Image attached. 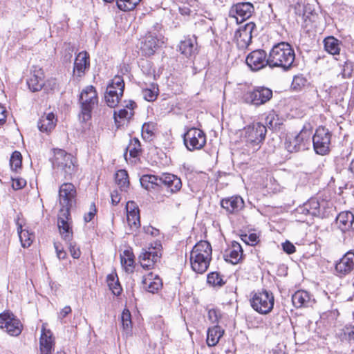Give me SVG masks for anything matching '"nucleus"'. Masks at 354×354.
Wrapping results in <instances>:
<instances>
[{
    "label": "nucleus",
    "instance_id": "f257e3e1",
    "mask_svg": "<svg viewBox=\"0 0 354 354\" xmlns=\"http://www.w3.org/2000/svg\"><path fill=\"white\" fill-rule=\"evenodd\" d=\"M295 53L292 47L287 42L275 44L268 55V66L270 68H281L288 71L293 66Z\"/></svg>",
    "mask_w": 354,
    "mask_h": 354
},
{
    "label": "nucleus",
    "instance_id": "f03ea898",
    "mask_svg": "<svg viewBox=\"0 0 354 354\" xmlns=\"http://www.w3.org/2000/svg\"><path fill=\"white\" fill-rule=\"evenodd\" d=\"M212 247L209 242L201 241L190 252V264L194 272L203 274L209 268L212 259Z\"/></svg>",
    "mask_w": 354,
    "mask_h": 354
},
{
    "label": "nucleus",
    "instance_id": "7ed1b4c3",
    "mask_svg": "<svg viewBox=\"0 0 354 354\" xmlns=\"http://www.w3.org/2000/svg\"><path fill=\"white\" fill-rule=\"evenodd\" d=\"M267 133L266 126L260 122H254L243 130V139L249 153L257 151L265 140Z\"/></svg>",
    "mask_w": 354,
    "mask_h": 354
},
{
    "label": "nucleus",
    "instance_id": "20e7f679",
    "mask_svg": "<svg viewBox=\"0 0 354 354\" xmlns=\"http://www.w3.org/2000/svg\"><path fill=\"white\" fill-rule=\"evenodd\" d=\"M250 304L255 311L261 315H267L273 309L274 297L271 292L263 290L253 295Z\"/></svg>",
    "mask_w": 354,
    "mask_h": 354
},
{
    "label": "nucleus",
    "instance_id": "39448f33",
    "mask_svg": "<svg viewBox=\"0 0 354 354\" xmlns=\"http://www.w3.org/2000/svg\"><path fill=\"white\" fill-rule=\"evenodd\" d=\"M53 165L63 172L66 178H71L75 171L73 156L60 149H55Z\"/></svg>",
    "mask_w": 354,
    "mask_h": 354
},
{
    "label": "nucleus",
    "instance_id": "423d86ee",
    "mask_svg": "<svg viewBox=\"0 0 354 354\" xmlns=\"http://www.w3.org/2000/svg\"><path fill=\"white\" fill-rule=\"evenodd\" d=\"M80 102L82 120L87 121L91 118V111L98 102L95 88L93 86H86L81 93Z\"/></svg>",
    "mask_w": 354,
    "mask_h": 354
},
{
    "label": "nucleus",
    "instance_id": "0eeeda50",
    "mask_svg": "<svg viewBox=\"0 0 354 354\" xmlns=\"http://www.w3.org/2000/svg\"><path fill=\"white\" fill-rule=\"evenodd\" d=\"M310 131L304 128L299 133L291 134L287 137L285 147L290 153L305 150L310 143Z\"/></svg>",
    "mask_w": 354,
    "mask_h": 354
},
{
    "label": "nucleus",
    "instance_id": "6e6552de",
    "mask_svg": "<svg viewBox=\"0 0 354 354\" xmlns=\"http://www.w3.org/2000/svg\"><path fill=\"white\" fill-rule=\"evenodd\" d=\"M312 139L313 148L316 153L323 156L329 152L331 133L328 129L319 127Z\"/></svg>",
    "mask_w": 354,
    "mask_h": 354
},
{
    "label": "nucleus",
    "instance_id": "1a4fd4ad",
    "mask_svg": "<svg viewBox=\"0 0 354 354\" xmlns=\"http://www.w3.org/2000/svg\"><path fill=\"white\" fill-rule=\"evenodd\" d=\"M183 141L189 151L199 150L206 144V136L199 129L190 128L184 134Z\"/></svg>",
    "mask_w": 354,
    "mask_h": 354
},
{
    "label": "nucleus",
    "instance_id": "9d476101",
    "mask_svg": "<svg viewBox=\"0 0 354 354\" xmlns=\"http://www.w3.org/2000/svg\"><path fill=\"white\" fill-rule=\"evenodd\" d=\"M77 192L75 186L70 183H63L59 189V200L61 209H68L75 203Z\"/></svg>",
    "mask_w": 354,
    "mask_h": 354
},
{
    "label": "nucleus",
    "instance_id": "9b49d317",
    "mask_svg": "<svg viewBox=\"0 0 354 354\" xmlns=\"http://www.w3.org/2000/svg\"><path fill=\"white\" fill-rule=\"evenodd\" d=\"M272 97V91L268 88L259 86L245 94V100L255 106H260L268 102Z\"/></svg>",
    "mask_w": 354,
    "mask_h": 354
},
{
    "label": "nucleus",
    "instance_id": "f8f14e48",
    "mask_svg": "<svg viewBox=\"0 0 354 354\" xmlns=\"http://www.w3.org/2000/svg\"><path fill=\"white\" fill-rule=\"evenodd\" d=\"M71 223L70 211L60 209L58 214L57 226L59 234L65 241H69L73 239V232Z\"/></svg>",
    "mask_w": 354,
    "mask_h": 354
},
{
    "label": "nucleus",
    "instance_id": "ddd939ff",
    "mask_svg": "<svg viewBox=\"0 0 354 354\" xmlns=\"http://www.w3.org/2000/svg\"><path fill=\"white\" fill-rule=\"evenodd\" d=\"M255 28L256 25L252 22H250L241 27L235 32L234 37L239 48L244 49L250 45L252 41V32Z\"/></svg>",
    "mask_w": 354,
    "mask_h": 354
},
{
    "label": "nucleus",
    "instance_id": "4468645a",
    "mask_svg": "<svg viewBox=\"0 0 354 354\" xmlns=\"http://www.w3.org/2000/svg\"><path fill=\"white\" fill-rule=\"evenodd\" d=\"M254 12V6L248 2L234 5L230 10V16L234 17L237 23H241L250 18Z\"/></svg>",
    "mask_w": 354,
    "mask_h": 354
},
{
    "label": "nucleus",
    "instance_id": "2eb2a0df",
    "mask_svg": "<svg viewBox=\"0 0 354 354\" xmlns=\"http://www.w3.org/2000/svg\"><path fill=\"white\" fill-rule=\"evenodd\" d=\"M246 63L252 71H259L268 65V57L265 50H256L247 56Z\"/></svg>",
    "mask_w": 354,
    "mask_h": 354
},
{
    "label": "nucleus",
    "instance_id": "dca6fc26",
    "mask_svg": "<svg viewBox=\"0 0 354 354\" xmlns=\"http://www.w3.org/2000/svg\"><path fill=\"white\" fill-rule=\"evenodd\" d=\"M160 257L161 253L156 247L149 248L148 250L143 249L139 256V261L143 268L149 270L153 268Z\"/></svg>",
    "mask_w": 354,
    "mask_h": 354
},
{
    "label": "nucleus",
    "instance_id": "f3484780",
    "mask_svg": "<svg viewBox=\"0 0 354 354\" xmlns=\"http://www.w3.org/2000/svg\"><path fill=\"white\" fill-rule=\"evenodd\" d=\"M90 68V56L86 51H82L77 55L73 66V75L78 78L83 77Z\"/></svg>",
    "mask_w": 354,
    "mask_h": 354
},
{
    "label": "nucleus",
    "instance_id": "a211bd4d",
    "mask_svg": "<svg viewBox=\"0 0 354 354\" xmlns=\"http://www.w3.org/2000/svg\"><path fill=\"white\" fill-rule=\"evenodd\" d=\"M292 302L297 308H309L314 305L315 299L308 292L300 290L292 295Z\"/></svg>",
    "mask_w": 354,
    "mask_h": 354
},
{
    "label": "nucleus",
    "instance_id": "6ab92c4d",
    "mask_svg": "<svg viewBox=\"0 0 354 354\" xmlns=\"http://www.w3.org/2000/svg\"><path fill=\"white\" fill-rule=\"evenodd\" d=\"M354 269V252H346L335 265V270L340 276H345Z\"/></svg>",
    "mask_w": 354,
    "mask_h": 354
},
{
    "label": "nucleus",
    "instance_id": "aec40b11",
    "mask_svg": "<svg viewBox=\"0 0 354 354\" xmlns=\"http://www.w3.org/2000/svg\"><path fill=\"white\" fill-rule=\"evenodd\" d=\"M127 222L131 229L138 230L140 227V210L137 204L133 201H129L126 205Z\"/></svg>",
    "mask_w": 354,
    "mask_h": 354
},
{
    "label": "nucleus",
    "instance_id": "412c9836",
    "mask_svg": "<svg viewBox=\"0 0 354 354\" xmlns=\"http://www.w3.org/2000/svg\"><path fill=\"white\" fill-rule=\"evenodd\" d=\"M158 180L160 187L165 185L172 194L176 193L182 187L180 178L171 174H162L160 176H158Z\"/></svg>",
    "mask_w": 354,
    "mask_h": 354
},
{
    "label": "nucleus",
    "instance_id": "4be33fe9",
    "mask_svg": "<svg viewBox=\"0 0 354 354\" xmlns=\"http://www.w3.org/2000/svg\"><path fill=\"white\" fill-rule=\"evenodd\" d=\"M243 257V249L241 245L236 242L233 241L230 247H229L223 254L224 259L227 262L232 264L238 263Z\"/></svg>",
    "mask_w": 354,
    "mask_h": 354
},
{
    "label": "nucleus",
    "instance_id": "5701e85b",
    "mask_svg": "<svg viewBox=\"0 0 354 354\" xmlns=\"http://www.w3.org/2000/svg\"><path fill=\"white\" fill-rule=\"evenodd\" d=\"M39 346L41 354H51L54 350L55 340L50 330H46L44 328H42Z\"/></svg>",
    "mask_w": 354,
    "mask_h": 354
},
{
    "label": "nucleus",
    "instance_id": "b1692460",
    "mask_svg": "<svg viewBox=\"0 0 354 354\" xmlns=\"http://www.w3.org/2000/svg\"><path fill=\"white\" fill-rule=\"evenodd\" d=\"M159 46V40L151 32L145 36L142 42L140 50L145 56L153 55Z\"/></svg>",
    "mask_w": 354,
    "mask_h": 354
},
{
    "label": "nucleus",
    "instance_id": "393cba45",
    "mask_svg": "<svg viewBox=\"0 0 354 354\" xmlns=\"http://www.w3.org/2000/svg\"><path fill=\"white\" fill-rule=\"evenodd\" d=\"M221 205L229 213H236L244 207V201L241 196H236L223 199Z\"/></svg>",
    "mask_w": 354,
    "mask_h": 354
},
{
    "label": "nucleus",
    "instance_id": "a878e982",
    "mask_svg": "<svg viewBox=\"0 0 354 354\" xmlns=\"http://www.w3.org/2000/svg\"><path fill=\"white\" fill-rule=\"evenodd\" d=\"M354 222V216L351 212H342L336 218V225L342 232L348 231Z\"/></svg>",
    "mask_w": 354,
    "mask_h": 354
},
{
    "label": "nucleus",
    "instance_id": "bb28decb",
    "mask_svg": "<svg viewBox=\"0 0 354 354\" xmlns=\"http://www.w3.org/2000/svg\"><path fill=\"white\" fill-rule=\"evenodd\" d=\"M28 88L32 92L40 91L44 85V74L41 69L34 71L27 80Z\"/></svg>",
    "mask_w": 354,
    "mask_h": 354
},
{
    "label": "nucleus",
    "instance_id": "cd10ccee",
    "mask_svg": "<svg viewBox=\"0 0 354 354\" xmlns=\"http://www.w3.org/2000/svg\"><path fill=\"white\" fill-rule=\"evenodd\" d=\"M142 283L145 289L151 293L157 292L162 286L161 279L151 272L143 278Z\"/></svg>",
    "mask_w": 354,
    "mask_h": 354
},
{
    "label": "nucleus",
    "instance_id": "c85d7f7f",
    "mask_svg": "<svg viewBox=\"0 0 354 354\" xmlns=\"http://www.w3.org/2000/svg\"><path fill=\"white\" fill-rule=\"evenodd\" d=\"M57 119L53 113H44L38 122V128L42 132H50L55 127Z\"/></svg>",
    "mask_w": 354,
    "mask_h": 354
},
{
    "label": "nucleus",
    "instance_id": "c756f323",
    "mask_svg": "<svg viewBox=\"0 0 354 354\" xmlns=\"http://www.w3.org/2000/svg\"><path fill=\"white\" fill-rule=\"evenodd\" d=\"M225 330L218 324L209 327L207 331L206 342L208 346H215L224 335Z\"/></svg>",
    "mask_w": 354,
    "mask_h": 354
},
{
    "label": "nucleus",
    "instance_id": "7c9ffc66",
    "mask_svg": "<svg viewBox=\"0 0 354 354\" xmlns=\"http://www.w3.org/2000/svg\"><path fill=\"white\" fill-rule=\"evenodd\" d=\"M8 324H6V331L12 336H18L21 333L22 325L20 321L11 313L10 317H8Z\"/></svg>",
    "mask_w": 354,
    "mask_h": 354
},
{
    "label": "nucleus",
    "instance_id": "2f4dec72",
    "mask_svg": "<svg viewBox=\"0 0 354 354\" xmlns=\"http://www.w3.org/2000/svg\"><path fill=\"white\" fill-rule=\"evenodd\" d=\"M140 182L141 186L148 191L160 187L158 176L145 174L141 176Z\"/></svg>",
    "mask_w": 354,
    "mask_h": 354
},
{
    "label": "nucleus",
    "instance_id": "473e14b6",
    "mask_svg": "<svg viewBox=\"0 0 354 354\" xmlns=\"http://www.w3.org/2000/svg\"><path fill=\"white\" fill-rule=\"evenodd\" d=\"M196 50L195 40L192 39H185L181 41L179 44V50L185 57H190Z\"/></svg>",
    "mask_w": 354,
    "mask_h": 354
},
{
    "label": "nucleus",
    "instance_id": "72a5a7b5",
    "mask_svg": "<svg viewBox=\"0 0 354 354\" xmlns=\"http://www.w3.org/2000/svg\"><path fill=\"white\" fill-rule=\"evenodd\" d=\"M106 282L109 289L112 291L113 295L118 296L121 294L122 289L115 272L108 274L106 277Z\"/></svg>",
    "mask_w": 354,
    "mask_h": 354
},
{
    "label": "nucleus",
    "instance_id": "f704fd0d",
    "mask_svg": "<svg viewBox=\"0 0 354 354\" xmlns=\"http://www.w3.org/2000/svg\"><path fill=\"white\" fill-rule=\"evenodd\" d=\"M115 183L122 192L127 191L129 186V180L126 170L120 169L115 174Z\"/></svg>",
    "mask_w": 354,
    "mask_h": 354
},
{
    "label": "nucleus",
    "instance_id": "c9c22d12",
    "mask_svg": "<svg viewBox=\"0 0 354 354\" xmlns=\"http://www.w3.org/2000/svg\"><path fill=\"white\" fill-rule=\"evenodd\" d=\"M325 50L331 55H338L340 51L339 41L334 37H328L324 40Z\"/></svg>",
    "mask_w": 354,
    "mask_h": 354
},
{
    "label": "nucleus",
    "instance_id": "e433bc0d",
    "mask_svg": "<svg viewBox=\"0 0 354 354\" xmlns=\"http://www.w3.org/2000/svg\"><path fill=\"white\" fill-rule=\"evenodd\" d=\"M120 261L122 266L127 271H132L134 263V254L129 250H125L120 254Z\"/></svg>",
    "mask_w": 354,
    "mask_h": 354
},
{
    "label": "nucleus",
    "instance_id": "4c0bfd02",
    "mask_svg": "<svg viewBox=\"0 0 354 354\" xmlns=\"http://www.w3.org/2000/svg\"><path fill=\"white\" fill-rule=\"evenodd\" d=\"M121 322L123 328V333L128 336L131 331L132 322L131 316L128 309H124L121 315Z\"/></svg>",
    "mask_w": 354,
    "mask_h": 354
},
{
    "label": "nucleus",
    "instance_id": "58836bf2",
    "mask_svg": "<svg viewBox=\"0 0 354 354\" xmlns=\"http://www.w3.org/2000/svg\"><path fill=\"white\" fill-rule=\"evenodd\" d=\"M17 232L21 243V245L24 248L29 247L32 243L34 235L29 233L28 230H23L21 225H19L17 227Z\"/></svg>",
    "mask_w": 354,
    "mask_h": 354
},
{
    "label": "nucleus",
    "instance_id": "ea45409f",
    "mask_svg": "<svg viewBox=\"0 0 354 354\" xmlns=\"http://www.w3.org/2000/svg\"><path fill=\"white\" fill-rule=\"evenodd\" d=\"M159 89L156 84H152L149 88H145L142 90L144 99L148 102H153L156 100Z\"/></svg>",
    "mask_w": 354,
    "mask_h": 354
},
{
    "label": "nucleus",
    "instance_id": "a19ab883",
    "mask_svg": "<svg viewBox=\"0 0 354 354\" xmlns=\"http://www.w3.org/2000/svg\"><path fill=\"white\" fill-rule=\"evenodd\" d=\"M304 205L308 208L310 216H318L320 214V204L315 198H310Z\"/></svg>",
    "mask_w": 354,
    "mask_h": 354
},
{
    "label": "nucleus",
    "instance_id": "79ce46f5",
    "mask_svg": "<svg viewBox=\"0 0 354 354\" xmlns=\"http://www.w3.org/2000/svg\"><path fill=\"white\" fill-rule=\"evenodd\" d=\"M107 87H111L113 91H117L118 93L123 95L124 83L122 77L115 76L108 84Z\"/></svg>",
    "mask_w": 354,
    "mask_h": 354
},
{
    "label": "nucleus",
    "instance_id": "37998d69",
    "mask_svg": "<svg viewBox=\"0 0 354 354\" xmlns=\"http://www.w3.org/2000/svg\"><path fill=\"white\" fill-rule=\"evenodd\" d=\"M141 0H118V8L123 11L133 10Z\"/></svg>",
    "mask_w": 354,
    "mask_h": 354
},
{
    "label": "nucleus",
    "instance_id": "c03bdc74",
    "mask_svg": "<svg viewBox=\"0 0 354 354\" xmlns=\"http://www.w3.org/2000/svg\"><path fill=\"white\" fill-rule=\"evenodd\" d=\"M207 281L209 285L212 286L221 287L225 283L221 274L217 272H212L208 274Z\"/></svg>",
    "mask_w": 354,
    "mask_h": 354
},
{
    "label": "nucleus",
    "instance_id": "a18cd8bd",
    "mask_svg": "<svg viewBox=\"0 0 354 354\" xmlns=\"http://www.w3.org/2000/svg\"><path fill=\"white\" fill-rule=\"evenodd\" d=\"M156 125L153 122H145L142 127V137L144 140H151L153 136Z\"/></svg>",
    "mask_w": 354,
    "mask_h": 354
},
{
    "label": "nucleus",
    "instance_id": "49530a36",
    "mask_svg": "<svg viewBox=\"0 0 354 354\" xmlns=\"http://www.w3.org/2000/svg\"><path fill=\"white\" fill-rule=\"evenodd\" d=\"M341 338L350 343L354 342V326L346 325L342 329Z\"/></svg>",
    "mask_w": 354,
    "mask_h": 354
},
{
    "label": "nucleus",
    "instance_id": "de8ad7c7",
    "mask_svg": "<svg viewBox=\"0 0 354 354\" xmlns=\"http://www.w3.org/2000/svg\"><path fill=\"white\" fill-rule=\"evenodd\" d=\"M129 150V154L131 157H137L141 151V145L139 140L134 138L131 140V142L128 147Z\"/></svg>",
    "mask_w": 354,
    "mask_h": 354
},
{
    "label": "nucleus",
    "instance_id": "09e8293b",
    "mask_svg": "<svg viewBox=\"0 0 354 354\" xmlns=\"http://www.w3.org/2000/svg\"><path fill=\"white\" fill-rule=\"evenodd\" d=\"M307 80L302 75H296L292 82L291 88L296 91H301L306 84Z\"/></svg>",
    "mask_w": 354,
    "mask_h": 354
},
{
    "label": "nucleus",
    "instance_id": "8fccbe9b",
    "mask_svg": "<svg viewBox=\"0 0 354 354\" xmlns=\"http://www.w3.org/2000/svg\"><path fill=\"white\" fill-rule=\"evenodd\" d=\"M22 162V156L20 152L15 151L12 153L10 164L12 170L17 171L18 169L21 168Z\"/></svg>",
    "mask_w": 354,
    "mask_h": 354
},
{
    "label": "nucleus",
    "instance_id": "3c124183",
    "mask_svg": "<svg viewBox=\"0 0 354 354\" xmlns=\"http://www.w3.org/2000/svg\"><path fill=\"white\" fill-rule=\"evenodd\" d=\"M295 216L298 218L299 221H305V216H310V214H308V208L306 207L304 203L302 205H299L296 209L295 210Z\"/></svg>",
    "mask_w": 354,
    "mask_h": 354
},
{
    "label": "nucleus",
    "instance_id": "603ef678",
    "mask_svg": "<svg viewBox=\"0 0 354 354\" xmlns=\"http://www.w3.org/2000/svg\"><path fill=\"white\" fill-rule=\"evenodd\" d=\"M66 243L68 245V249L71 253V255L74 259H79L81 255V251L80 248L77 245L76 243L72 240L69 241H66Z\"/></svg>",
    "mask_w": 354,
    "mask_h": 354
},
{
    "label": "nucleus",
    "instance_id": "864d4df0",
    "mask_svg": "<svg viewBox=\"0 0 354 354\" xmlns=\"http://www.w3.org/2000/svg\"><path fill=\"white\" fill-rule=\"evenodd\" d=\"M241 239L246 244L250 245H255L259 242V236L255 233H250V234H243L241 236Z\"/></svg>",
    "mask_w": 354,
    "mask_h": 354
},
{
    "label": "nucleus",
    "instance_id": "5fc2aeb1",
    "mask_svg": "<svg viewBox=\"0 0 354 354\" xmlns=\"http://www.w3.org/2000/svg\"><path fill=\"white\" fill-rule=\"evenodd\" d=\"M221 315L218 310L210 309L208 311V319L212 324H218Z\"/></svg>",
    "mask_w": 354,
    "mask_h": 354
},
{
    "label": "nucleus",
    "instance_id": "6e6d98bb",
    "mask_svg": "<svg viewBox=\"0 0 354 354\" xmlns=\"http://www.w3.org/2000/svg\"><path fill=\"white\" fill-rule=\"evenodd\" d=\"M311 164L313 166H314L315 169H312L310 173L317 176L322 174V169L323 167L324 166V164L320 161L316 160H312Z\"/></svg>",
    "mask_w": 354,
    "mask_h": 354
},
{
    "label": "nucleus",
    "instance_id": "4d7b16f0",
    "mask_svg": "<svg viewBox=\"0 0 354 354\" xmlns=\"http://www.w3.org/2000/svg\"><path fill=\"white\" fill-rule=\"evenodd\" d=\"M104 98H105L106 104L109 107H111V108L115 107L118 105V104L119 103V101L120 99V97H119L118 96H116V95H114V96L110 95L109 97V96H104Z\"/></svg>",
    "mask_w": 354,
    "mask_h": 354
},
{
    "label": "nucleus",
    "instance_id": "13d9d810",
    "mask_svg": "<svg viewBox=\"0 0 354 354\" xmlns=\"http://www.w3.org/2000/svg\"><path fill=\"white\" fill-rule=\"evenodd\" d=\"M133 115V112L127 110L126 109H121L118 112L114 113V117L115 118L116 116L119 117L120 118H131Z\"/></svg>",
    "mask_w": 354,
    "mask_h": 354
},
{
    "label": "nucleus",
    "instance_id": "bf43d9fd",
    "mask_svg": "<svg viewBox=\"0 0 354 354\" xmlns=\"http://www.w3.org/2000/svg\"><path fill=\"white\" fill-rule=\"evenodd\" d=\"M141 69L143 73L147 75H151L153 73V70L151 67V63L149 61H145L142 63Z\"/></svg>",
    "mask_w": 354,
    "mask_h": 354
},
{
    "label": "nucleus",
    "instance_id": "052dcab7",
    "mask_svg": "<svg viewBox=\"0 0 354 354\" xmlns=\"http://www.w3.org/2000/svg\"><path fill=\"white\" fill-rule=\"evenodd\" d=\"M96 214V208L94 203H92L90 207L89 212L84 215V219L86 223L90 222Z\"/></svg>",
    "mask_w": 354,
    "mask_h": 354
},
{
    "label": "nucleus",
    "instance_id": "680f3d73",
    "mask_svg": "<svg viewBox=\"0 0 354 354\" xmlns=\"http://www.w3.org/2000/svg\"><path fill=\"white\" fill-rule=\"evenodd\" d=\"M54 247L57 258L60 260L64 259L66 257V252L60 247V244L58 243H54Z\"/></svg>",
    "mask_w": 354,
    "mask_h": 354
},
{
    "label": "nucleus",
    "instance_id": "e2e57ef3",
    "mask_svg": "<svg viewBox=\"0 0 354 354\" xmlns=\"http://www.w3.org/2000/svg\"><path fill=\"white\" fill-rule=\"evenodd\" d=\"M26 180L22 178H16L12 180V187L15 190H18L23 188L26 185Z\"/></svg>",
    "mask_w": 354,
    "mask_h": 354
},
{
    "label": "nucleus",
    "instance_id": "0e129e2a",
    "mask_svg": "<svg viewBox=\"0 0 354 354\" xmlns=\"http://www.w3.org/2000/svg\"><path fill=\"white\" fill-rule=\"evenodd\" d=\"M12 313L7 311L0 314V328H3L6 324H8V317H10Z\"/></svg>",
    "mask_w": 354,
    "mask_h": 354
},
{
    "label": "nucleus",
    "instance_id": "69168bd1",
    "mask_svg": "<svg viewBox=\"0 0 354 354\" xmlns=\"http://www.w3.org/2000/svg\"><path fill=\"white\" fill-rule=\"evenodd\" d=\"M283 249L288 254H292L295 252V245L289 241H286L283 244Z\"/></svg>",
    "mask_w": 354,
    "mask_h": 354
},
{
    "label": "nucleus",
    "instance_id": "338daca9",
    "mask_svg": "<svg viewBox=\"0 0 354 354\" xmlns=\"http://www.w3.org/2000/svg\"><path fill=\"white\" fill-rule=\"evenodd\" d=\"M111 203L113 205H118L121 200V197L120 196V194H119L118 190H114L111 192Z\"/></svg>",
    "mask_w": 354,
    "mask_h": 354
},
{
    "label": "nucleus",
    "instance_id": "774afa93",
    "mask_svg": "<svg viewBox=\"0 0 354 354\" xmlns=\"http://www.w3.org/2000/svg\"><path fill=\"white\" fill-rule=\"evenodd\" d=\"M143 230L146 234H149L151 236H156L158 234V230L151 226H145Z\"/></svg>",
    "mask_w": 354,
    "mask_h": 354
}]
</instances>
